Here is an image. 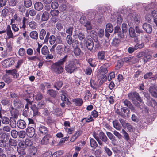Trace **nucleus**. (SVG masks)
I'll list each match as a JSON object with an SVG mask.
<instances>
[{
	"label": "nucleus",
	"mask_w": 157,
	"mask_h": 157,
	"mask_svg": "<svg viewBox=\"0 0 157 157\" xmlns=\"http://www.w3.org/2000/svg\"><path fill=\"white\" fill-rule=\"evenodd\" d=\"M68 56L66 55L64 57L53 63L51 66V68L56 73L59 74L63 71V66L64 63L67 60Z\"/></svg>",
	"instance_id": "obj_1"
},
{
	"label": "nucleus",
	"mask_w": 157,
	"mask_h": 157,
	"mask_svg": "<svg viewBox=\"0 0 157 157\" xmlns=\"http://www.w3.org/2000/svg\"><path fill=\"white\" fill-rule=\"evenodd\" d=\"M80 64L79 61L78 59L70 61L66 64L65 69L68 73L71 74L77 71Z\"/></svg>",
	"instance_id": "obj_2"
},
{
	"label": "nucleus",
	"mask_w": 157,
	"mask_h": 157,
	"mask_svg": "<svg viewBox=\"0 0 157 157\" xmlns=\"http://www.w3.org/2000/svg\"><path fill=\"white\" fill-rule=\"evenodd\" d=\"M93 136L96 139L100 145L102 146L103 145V142L107 144H108V138L106 135L103 132H100L98 136L96 133H94Z\"/></svg>",
	"instance_id": "obj_3"
},
{
	"label": "nucleus",
	"mask_w": 157,
	"mask_h": 157,
	"mask_svg": "<svg viewBox=\"0 0 157 157\" xmlns=\"http://www.w3.org/2000/svg\"><path fill=\"white\" fill-rule=\"evenodd\" d=\"M128 97L133 102L136 99L140 102L143 101L142 99L141 98L139 94L136 92L129 93L128 94Z\"/></svg>",
	"instance_id": "obj_4"
},
{
	"label": "nucleus",
	"mask_w": 157,
	"mask_h": 157,
	"mask_svg": "<svg viewBox=\"0 0 157 157\" xmlns=\"http://www.w3.org/2000/svg\"><path fill=\"white\" fill-rule=\"evenodd\" d=\"M127 20L128 22L133 21L137 24L139 23L140 19L139 16L136 13H130L127 16Z\"/></svg>",
	"instance_id": "obj_5"
},
{
	"label": "nucleus",
	"mask_w": 157,
	"mask_h": 157,
	"mask_svg": "<svg viewBox=\"0 0 157 157\" xmlns=\"http://www.w3.org/2000/svg\"><path fill=\"white\" fill-rule=\"evenodd\" d=\"M61 99L63 101L60 103V105L63 108L65 107V103L67 105H70V102L69 101L67 97V94L64 92H63L61 95Z\"/></svg>",
	"instance_id": "obj_6"
},
{
	"label": "nucleus",
	"mask_w": 157,
	"mask_h": 157,
	"mask_svg": "<svg viewBox=\"0 0 157 157\" xmlns=\"http://www.w3.org/2000/svg\"><path fill=\"white\" fill-rule=\"evenodd\" d=\"M52 138V136L50 134L45 135L41 140L40 143L42 145H47L50 143Z\"/></svg>",
	"instance_id": "obj_7"
},
{
	"label": "nucleus",
	"mask_w": 157,
	"mask_h": 157,
	"mask_svg": "<svg viewBox=\"0 0 157 157\" xmlns=\"http://www.w3.org/2000/svg\"><path fill=\"white\" fill-rule=\"evenodd\" d=\"M26 133L28 136L29 137H32L35 133L34 128L32 127H28L26 129Z\"/></svg>",
	"instance_id": "obj_8"
},
{
	"label": "nucleus",
	"mask_w": 157,
	"mask_h": 157,
	"mask_svg": "<svg viewBox=\"0 0 157 157\" xmlns=\"http://www.w3.org/2000/svg\"><path fill=\"white\" fill-rule=\"evenodd\" d=\"M153 73L151 72H149L144 75V77L145 79H148L152 78L153 80H156L157 78L156 75H153Z\"/></svg>",
	"instance_id": "obj_9"
},
{
	"label": "nucleus",
	"mask_w": 157,
	"mask_h": 157,
	"mask_svg": "<svg viewBox=\"0 0 157 157\" xmlns=\"http://www.w3.org/2000/svg\"><path fill=\"white\" fill-rule=\"evenodd\" d=\"M124 60L125 62L129 63L131 64L135 63L138 61V59L134 57H125L124 58Z\"/></svg>",
	"instance_id": "obj_10"
},
{
	"label": "nucleus",
	"mask_w": 157,
	"mask_h": 157,
	"mask_svg": "<svg viewBox=\"0 0 157 157\" xmlns=\"http://www.w3.org/2000/svg\"><path fill=\"white\" fill-rule=\"evenodd\" d=\"M144 46V44L142 43L141 44L137 43L134 46V47H129L128 49V52L129 53H132L136 50L138 48H141Z\"/></svg>",
	"instance_id": "obj_11"
},
{
	"label": "nucleus",
	"mask_w": 157,
	"mask_h": 157,
	"mask_svg": "<svg viewBox=\"0 0 157 157\" xmlns=\"http://www.w3.org/2000/svg\"><path fill=\"white\" fill-rule=\"evenodd\" d=\"M6 34L9 39H13L16 36H14L11 29L10 26L9 25H7L6 29Z\"/></svg>",
	"instance_id": "obj_12"
},
{
	"label": "nucleus",
	"mask_w": 157,
	"mask_h": 157,
	"mask_svg": "<svg viewBox=\"0 0 157 157\" xmlns=\"http://www.w3.org/2000/svg\"><path fill=\"white\" fill-rule=\"evenodd\" d=\"M149 91L153 97H157V86H151L149 88Z\"/></svg>",
	"instance_id": "obj_13"
},
{
	"label": "nucleus",
	"mask_w": 157,
	"mask_h": 157,
	"mask_svg": "<svg viewBox=\"0 0 157 157\" xmlns=\"http://www.w3.org/2000/svg\"><path fill=\"white\" fill-rule=\"evenodd\" d=\"M3 63L6 64V67H10L14 64L15 61L13 58H8L5 59L3 61Z\"/></svg>",
	"instance_id": "obj_14"
},
{
	"label": "nucleus",
	"mask_w": 157,
	"mask_h": 157,
	"mask_svg": "<svg viewBox=\"0 0 157 157\" xmlns=\"http://www.w3.org/2000/svg\"><path fill=\"white\" fill-rule=\"evenodd\" d=\"M6 71L7 73L11 74L14 78H17L19 76L17 71L16 69L6 70Z\"/></svg>",
	"instance_id": "obj_15"
},
{
	"label": "nucleus",
	"mask_w": 157,
	"mask_h": 157,
	"mask_svg": "<svg viewBox=\"0 0 157 157\" xmlns=\"http://www.w3.org/2000/svg\"><path fill=\"white\" fill-rule=\"evenodd\" d=\"M143 29L147 33H150L152 30L151 26L149 24L147 23H144L143 25Z\"/></svg>",
	"instance_id": "obj_16"
},
{
	"label": "nucleus",
	"mask_w": 157,
	"mask_h": 157,
	"mask_svg": "<svg viewBox=\"0 0 157 157\" xmlns=\"http://www.w3.org/2000/svg\"><path fill=\"white\" fill-rule=\"evenodd\" d=\"M17 124L18 128L21 129L25 128L26 126V124L23 120H20L17 122Z\"/></svg>",
	"instance_id": "obj_17"
},
{
	"label": "nucleus",
	"mask_w": 157,
	"mask_h": 157,
	"mask_svg": "<svg viewBox=\"0 0 157 157\" xmlns=\"http://www.w3.org/2000/svg\"><path fill=\"white\" fill-rule=\"evenodd\" d=\"M43 4L39 2H36L34 5L35 9L38 11H40L42 10L43 8Z\"/></svg>",
	"instance_id": "obj_18"
},
{
	"label": "nucleus",
	"mask_w": 157,
	"mask_h": 157,
	"mask_svg": "<svg viewBox=\"0 0 157 157\" xmlns=\"http://www.w3.org/2000/svg\"><path fill=\"white\" fill-rule=\"evenodd\" d=\"M107 72V68L104 67L102 66L100 67L99 69L98 75H101L102 77H104V76H106L105 75Z\"/></svg>",
	"instance_id": "obj_19"
},
{
	"label": "nucleus",
	"mask_w": 157,
	"mask_h": 157,
	"mask_svg": "<svg viewBox=\"0 0 157 157\" xmlns=\"http://www.w3.org/2000/svg\"><path fill=\"white\" fill-rule=\"evenodd\" d=\"M122 112V117H128L129 116L130 111L128 109H125L124 108L121 109Z\"/></svg>",
	"instance_id": "obj_20"
},
{
	"label": "nucleus",
	"mask_w": 157,
	"mask_h": 157,
	"mask_svg": "<svg viewBox=\"0 0 157 157\" xmlns=\"http://www.w3.org/2000/svg\"><path fill=\"white\" fill-rule=\"evenodd\" d=\"M106 52L104 51H99L98 53L97 56L98 59L101 60L105 59Z\"/></svg>",
	"instance_id": "obj_21"
},
{
	"label": "nucleus",
	"mask_w": 157,
	"mask_h": 157,
	"mask_svg": "<svg viewBox=\"0 0 157 157\" xmlns=\"http://www.w3.org/2000/svg\"><path fill=\"white\" fill-rule=\"evenodd\" d=\"M73 102L76 106H81L83 103V100L81 98L74 99L73 100Z\"/></svg>",
	"instance_id": "obj_22"
},
{
	"label": "nucleus",
	"mask_w": 157,
	"mask_h": 157,
	"mask_svg": "<svg viewBox=\"0 0 157 157\" xmlns=\"http://www.w3.org/2000/svg\"><path fill=\"white\" fill-rule=\"evenodd\" d=\"M66 40L67 43L69 45H71L73 43H75L76 44L78 42L77 40H72L71 36L68 35L66 38Z\"/></svg>",
	"instance_id": "obj_23"
},
{
	"label": "nucleus",
	"mask_w": 157,
	"mask_h": 157,
	"mask_svg": "<svg viewBox=\"0 0 157 157\" xmlns=\"http://www.w3.org/2000/svg\"><path fill=\"white\" fill-rule=\"evenodd\" d=\"M113 124L114 127L117 130H120L122 128V126L117 120L113 121Z\"/></svg>",
	"instance_id": "obj_24"
},
{
	"label": "nucleus",
	"mask_w": 157,
	"mask_h": 157,
	"mask_svg": "<svg viewBox=\"0 0 157 157\" xmlns=\"http://www.w3.org/2000/svg\"><path fill=\"white\" fill-rule=\"evenodd\" d=\"M86 46L87 48L90 50H92L94 47V43L91 40H89L86 43Z\"/></svg>",
	"instance_id": "obj_25"
},
{
	"label": "nucleus",
	"mask_w": 157,
	"mask_h": 157,
	"mask_svg": "<svg viewBox=\"0 0 157 157\" xmlns=\"http://www.w3.org/2000/svg\"><path fill=\"white\" fill-rule=\"evenodd\" d=\"M14 106L17 108H19L22 107L23 105L21 101L18 99H16L14 101Z\"/></svg>",
	"instance_id": "obj_26"
},
{
	"label": "nucleus",
	"mask_w": 157,
	"mask_h": 157,
	"mask_svg": "<svg viewBox=\"0 0 157 157\" xmlns=\"http://www.w3.org/2000/svg\"><path fill=\"white\" fill-rule=\"evenodd\" d=\"M10 113L12 117H13L15 118L17 117L18 115V111L16 109L12 108L10 110Z\"/></svg>",
	"instance_id": "obj_27"
},
{
	"label": "nucleus",
	"mask_w": 157,
	"mask_h": 157,
	"mask_svg": "<svg viewBox=\"0 0 157 157\" xmlns=\"http://www.w3.org/2000/svg\"><path fill=\"white\" fill-rule=\"evenodd\" d=\"M31 108L33 112V114L34 116H36L38 114L39 112L38 109H39L38 108V107H37L36 106L35 104H34L32 105L31 107Z\"/></svg>",
	"instance_id": "obj_28"
},
{
	"label": "nucleus",
	"mask_w": 157,
	"mask_h": 157,
	"mask_svg": "<svg viewBox=\"0 0 157 157\" xmlns=\"http://www.w3.org/2000/svg\"><path fill=\"white\" fill-rule=\"evenodd\" d=\"M49 14L48 13L47 11H44L42 16V20L43 21L47 20L49 18Z\"/></svg>",
	"instance_id": "obj_29"
},
{
	"label": "nucleus",
	"mask_w": 157,
	"mask_h": 157,
	"mask_svg": "<svg viewBox=\"0 0 157 157\" xmlns=\"http://www.w3.org/2000/svg\"><path fill=\"white\" fill-rule=\"evenodd\" d=\"M50 52L47 46H44L41 48V53L43 55H47L49 54Z\"/></svg>",
	"instance_id": "obj_30"
},
{
	"label": "nucleus",
	"mask_w": 157,
	"mask_h": 157,
	"mask_svg": "<svg viewBox=\"0 0 157 157\" xmlns=\"http://www.w3.org/2000/svg\"><path fill=\"white\" fill-rule=\"evenodd\" d=\"M39 130L40 132L43 134H46L48 133V130L44 126H41L39 128Z\"/></svg>",
	"instance_id": "obj_31"
},
{
	"label": "nucleus",
	"mask_w": 157,
	"mask_h": 157,
	"mask_svg": "<svg viewBox=\"0 0 157 157\" xmlns=\"http://www.w3.org/2000/svg\"><path fill=\"white\" fill-rule=\"evenodd\" d=\"M63 85V82L62 81H57L55 83L54 87L57 90H59L62 87Z\"/></svg>",
	"instance_id": "obj_32"
},
{
	"label": "nucleus",
	"mask_w": 157,
	"mask_h": 157,
	"mask_svg": "<svg viewBox=\"0 0 157 157\" xmlns=\"http://www.w3.org/2000/svg\"><path fill=\"white\" fill-rule=\"evenodd\" d=\"M64 153L63 150H59L55 152L52 155V157H60Z\"/></svg>",
	"instance_id": "obj_33"
},
{
	"label": "nucleus",
	"mask_w": 157,
	"mask_h": 157,
	"mask_svg": "<svg viewBox=\"0 0 157 157\" xmlns=\"http://www.w3.org/2000/svg\"><path fill=\"white\" fill-rule=\"evenodd\" d=\"M1 121L2 123L5 124H8L10 122V119L7 117L4 116L0 118Z\"/></svg>",
	"instance_id": "obj_34"
},
{
	"label": "nucleus",
	"mask_w": 157,
	"mask_h": 157,
	"mask_svg": "<svg viewBox=\"0 0 157 157\" xmlns=\"http://www.w3.org/2000/svg\"><path fill=\"white\" fill-rule=\"evenodd\" d=\"M53 113L54 114L58 116H60L62 114L61 109L59 108H56L54 109Z\"/></svg>",
	"instance_id": "obj_35"
},
{
	"label": "nucleus",
	"mask_w": 157,
	"mask_h": 157,
	"mask_svg": "<svg viewBox=\"0 0 157 157\" xmlns=\"http://www.w3.org/2000/svg\"><path fill=\"white\" fill-rule=\"evenodd\" d=\"M105 32H108L110 33L113 32V28L112 25L110 23L106 25V29H105Z\"/></svg>",
	"instance_id": "obj_36"
},
{
	"label": "nucleus",
	"mask_w": 157,
	"mask_h": 157,
	"mask_svg": "<svg viewBox=\"0 0 157 157\" xmlns=\"http://www.w3.org/2000/svg\"><path fill=\"white\" fill-rule=\"evenodd\" d=\"M129 32L130 36L132 38H134L136 36V34L135 29L132 27H130L129 29Z\"/></svg>",
	"instance_id": "obj_37"
},
{
	"label": "nucleus",
	"mask_w": 157,
	"mask_h": 157,
	"mask_svg": "<svg viewBox=\"0 0 157 157\" xmlns=\"http://www.w3.org/2000/svg\"><path fill=\"white\" fill-rule=\"evenodd\" d=\"M33 140L32 139L29 138H27L25 141V144L26 146H31L33 144Z\"/></svg>",
	"instance_id": "obj_38"
},
{
	"label": "nucleus",
	"mask_w": 157,
	"mask_h": 157,
	"mask_svg": "<svg viewBox=\"0 0 157 157\" xmlns=\"http://www.w3.org/2000/svg\"><path fill=\"white\" fill-rule=\"evenodd\" d=\"M30 36L31 38L36 39L38 37V34L36 31H34L31 32L30 33Z\"/></svg>",
	"instance_id": "obj_39"
},
{
	"label": "nucleus",
	"mask_w": 157,
	"mask_h": 157,
	"mask_svg": "<svg viewBox=\"0 0 157 157\" xmlns=\"http://www.w3.org/2000/svg\"><path fill=\"white\" fill-rule=\"evenodd\" d=\"M24 6L26 8H29L32 5V2L31 0H24Z\"/></svg>",
	"instance_id": "obj_40"
},
{
	"label": "nucleus",
	"mask_w": 157,
	"mask_h": 157,
	"mask_svg": "<svg viewBox=\"0 0 157 157\" xmlns=\"http://www.w3.org/2000/svg\"><path fill=\"white\" fill-rule=\"evenodd\" d=\"M48 94H49V95L53 97H55L57 95V92L53 89H50L48 91Z\"/></svg>",
	"instance_id": "obj_41"
},
{
	"label": "nucleus",
	"mask_w": 157,
	"mask_h": 157,
	"mask_svg": "<svg viewBox=\"0 0 157 157\" xmlns=\"http://www.w3.org/2000/svg\"><path fill=\"white\" fill-rule=\"evenodd\" d=\"M92 26L91 23L89 21H87L85 24L84 26L86 28V31L88 33L89 30H90L92 29Z\"/></svg>",
	"instance_id": "obj_42"
},
{
	"label": "nucleus",
	"mask_w": 157,
	"mask_h": 157,
	"mask_svg": "<svg viewBox=\"0 0 157 157\" xmlns=\"http://www.w3.org/2000/svg\"><path fill=\"white\" fill-rule=\"evenodd\" d=\"M29 27L32 29H35L37 27L36 23L33 21L29 22Z\"/></svg>",
	"instance_id": "obj_43"
},
{
	"label": "nucleus",
	"mask_w": 157,
	"mask_h": 157,
	"mask_svg": "<svg viewBox=\"0 0 157 157\" xmlns=\"http://www.w3.org/2000/svg\"><path fill=\"white\" fill-rule=\"evenodd\" d=\"M29 151L31 155H34L37 152V150L35 147H31L29 149Z\"/></svg>",
	"instance_id": "obj_44"
},
{
	"label": "nucleus",
	"mask_w": 157,
	"mask_h": 157,
	"mask_svg": "<svg viewBox=\"0 0 157 157\" xmlns=\"http://www.w3.org/2000/svg\"><path fill=\"white\" fill-rule=\"evenodd\" d=\"M90 146L92 147L96 148L98 146L95 140L93 138L90 140Z\"/></svg>",
	"instance_id": "obj_45"
},
{
	"label": "nucleus",
	"mask_w": 157,
	"mask_h": 157,
	"mask_svg": "<svg viewBox=\"0 0 157 157\" xmlns=\"http://www.w3.org/2000/svg\"><path fill=\"white\" fill-rule=\"evenodd\" d=\"M56 39L54 35H52L49 38V41L50 44L51 45L53 44L56 41Z\"/></svg>",
	"instance_id": "obj_46"
},
{
	"label": "nucleus",
	"mask_w": 157,
	"mask_h": 157,
	"mask_svg": "<svg viewBox=\"0 0 157 157\" xmlns=\"http://www.w3.org/2000/svg\"><path fill=\"white\" fill-rule=\"evenodd\" d=\"M63 46L60 45H57L56 48V50L57 53L60 54L63 51Z\"/></svg>",
	"instance_id": "obj_47"
},
{
	"label": "nucleus",
	"mask_w": 157,
	"mask_h": 157,
	"mask_svg": "<svg viewBox=\"0 0 157 157\" xmlns=\"http://www.w3.org/2000/svg\"><path fill=\"white\" fill-rule=\"evenodd\" d=\"M152 58V56L150 54H148L146 56L144 57L143 58L144 61L145 62H147L151 59Z\"/></svg>",
	"instance_id": "obj_48"
},
{
	"label": "nucleus",
	"mask_w": 157,
	"mask_h": 157,
	"mask_svg": "<svg viewBox=\"0 0 157 157\" xmlns=\"http://www.w3.org/2000/svg\"><path fill=\"white\" fill-rule=\"evenodd\" d=\"M88 62L90 65L92 67H94L96 66V64L94 63V60L93 59H88Z\"/></svg>",
	"instance_id": "obj_49"
},
{
	"label": "nucleus",
	"mask_w": 157,
	"mask_h": 157,
	"mask_svg": "<svg viewBox=\"0 0 157 157\" xmlns=\"http://www.w3.org/2000/svg\"><path fill=\"white\" fill-rule=\"evenodd\" d=\"M46 34V32L45 30L42 29L40 31L39 37L40 39L43 40L44 38V36Z\"/></svg>",
	"instance_id": "obj_50"
},
{
	"label": "nucleus",
	"mask_w": 157,
	"mask_h": 157,
	"mask_svg": "<svg viewBox=\"0 0 157 157\" xmlns=\"http://www.w3.org/2000/svg\"><path fill=\"white\" fill-rule=\"evenodd\" d=\"M106 134L108 137L112 141L115 140V136L111 132H106Z\"/></svg>",
	"instance_id": "obj_51"
},
{
	"label": "nucleus",
	"mask_w": 157,
	"mask_h": 157,
	"mask_svg": "<svg viewBox=\"0 0 157 157\" xmlns=\"http://www.w3.org/2000/svg\"><path fill=\"white\" fill-rule=\"evenodd\" d=\"M50 14L53 17L57 16L59 13L58 10H52L51 11Z\"/></svg>",
	"instance_id": "obj_52"
},
{
	"label": "nucleus",
	"mask_w": 157,
	"mask_h": 157,
	"mask_svg": "<svg viewBox=\"0 0 157 157\" xmlns=\"http://www.w3.org/2000/svg\"><path fill=\"white\" fill-rule=\"evenodd\" d=\"M18 54L21 56H23L26 54L25 49L23 48H20L18 50Z\"/></svg>",
	"instance_id": "obj_53"
},
{
	"label": "nucleus",
	"mask_w": 157,
	"mask_h": 157,
	"mask_svg": "<svg viewBox=\"0 0 157 157\" xmlns=\"http://www.w3.org/2000/svg\"><path fill=\"white\" fill-rule=\"evenodd\" d=\"M46 105L44 101L39 102L37 104V107L39 109H44L45 108Z\"/></svg>",
	"instance_id": "obj_54"
},
{
	"label": "nucleus",
	"mask_w": 157,
	"mask_h": 157,
	"mask_svg": "<svg viewBox=\"0 0 157 157\" xmlns=\"http://www.w3.org/2000/svg\"><path fill=\"white\" fill-rule=\"evenodd\" d=\"M35 99L36 100H40L42 99L43 96L42 94L40 93H38L36 94L34 96Z\"/></svg>",
	"instance_id": "obj_55"
},
{
	"label": "nucleus",
	"mask_w": 157,
	"mask_h": 157,
	"mask_svg": "<svg viewBox=\"0 0 157 157\" xmlns=\"http://www.w3.org/2000/svg\"><path fill=\"white\" fill-rule=\"evenodd\" d=\"M18 134V132L15 130H13L11 132V136L14 138H16L17 137Z\"/></svg>",
	"instance_id": "obj_56"
},
{
	"label": "nucleus",
	"mask_w": 157,
	"mask_h": 157,
	"mask_svg": "<svg viewBox=\"0 0 157 157\" xmlns=\"http://www.w3.org/2000/svg\"><path fill=\"white\" fill-rule=\"evenodd\" d=\"M85 73L87 75H90L92 72V69L89 67H88L85 69Z\"/></svg>",
	"instance_id": "obj_57"
},
{
	"label": "nucleus",
	"mask_w": 157,
	"mask_h": 157,
	"mask_svg": "<svg viewBox=\"0 0 157 157\" xmlns=\"http://www.w3.org/2000/svg\"><path fill=\"white\" fill-rule=\"evenodd\" d=\"M85 35L84 33L81 32L79 33L78 35V38L80 41H83L85 39Z\"/></svg>",
	"instance_id": "obj_58"
},
{
	"label": "nucleus",
	"mask_w": 157,
	"mask_h": 157,
	"mask_svg": "<svg viewBox=\"0 0 157 157\" xmlns=\"http://www.w3.org/2000/svg\"><path fill=\"white\" fill-rule=\"evenodd\" d=\"M51 6L53 9H57L59 6L58 3L56 2H53L51 3Z\"/></svg>",
	"instance_id": "obj_59"
},
{
	"label": "nucleus",
	"mask_w": 157,
	"mask_h": 157,
	"mask_svg": "<svg viewBox=\"0 0 157 157\" xmlns=\"http://www.w3.org/2000/svg\"><path fill=\"white\" fill-rule=\"evenodd\" d=\"M128 129L130 132H133L134 130V128L129 123H126V125Z\"/></svg>",
	"instance_id": "obj_60"
},
{
	"label": "nucleus",
	"mask_w": 157,
	"mask_h": 157,
	"mask_svg": "<svg viewBox=\"0 0 157 157\" xmlns=\"http://www.w3.org/2000/svg\"><path fill=\"white\" fill-rule=\"evenodd\" d=\"M3 80L4 81L8 84H9L12 81V79L8 76H6L4 77Z\"/></svg>",
	"instance_id": "obj_61"
},
{
	"label": "nucleus",
	"mask_w": 157,
	"mask_h": 157,
	"mask_svg": "<svg viewBox=\"0 0 157 157\" xmlns=\"http://www.w3.org/2000/svg\"><path fill=\"white\" fill-rule=\"evenodd\" d=\"M122 32L124 33H125L127 31V25L126 24L123 23L122 25Z\"/></svg>",
	"instance_id": "obj_62"
},
{
	"label": "nucleus",
	"mask_w": 157,
	"mask_h": 157,
	"mask_svg": "<svg viewBox=\"0 0 157 157\" xmlns=\"http://www.w3.org/2000/svg\"><path fill=\"white\" fill-rule=\"evenodd\" d=\"M1 103L5 105H9L10 104V101L7 99H4L1 101Z\"/></svg>",
	"instance_id": "obj_63"
},
{
	"label": "nucleus",
	"mask_w": 157,
	"mask_h": 157,
	"mask_svg": "<svg viewBox=\"0 0 157 157\" xmlns=\"http://www.w3.org/2000/svg\"><path fill=\"white\" fill-rule=\"evenodd\" d=\"M19 11L22 13L25 12V9L23 5L22 4L18 6Z\"/></svg>",
	"instance_id": "obj_64"
}]
</instances>
